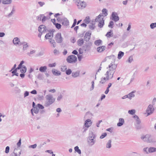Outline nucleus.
I'll use <instances>...</instances> for the list:
<instances>
[{
	"instance_id": "obj_1",
	"label": "nucleus",
	"mask_w": 156,
	"mask_h": 156,
	"mask_svg": "<svg viewBox=\"0 0 156 156\" xmlns=\"http://www.w3.org/2000/svg\"><path fill=\"white\" fill-rule=\"evenodd\" d=\"M117 67V64L114 63H111L109 65L108 67L107 68V69H108V70L105 73V75H108L112 78Z\"/></svg>"
},
{
	"instance_id": "obj_2",
	"label": "nucleus",
	"mask_w": 156,
	"mask_h": 156,
	"mask_svg": "<svg viewBox=\"0 0 156 156\" xmlns=\"http://www.w3.org/2000/svg\"><path fill=\"white\" fill-rule=\"evenodd\" d=\"M96 135L92 131H89L87 139V144L89 146L91 147L94 144L96 141Z\"/></svg>"
},
{
	"instance_id": "obj_3",
	"label": "nucleus",
	"mask_w": 156,
	"mask_h": 156,
	"mask_svg": "<svg viewBox=\"0 0 156 156\" xmlns=\"http://www.w3.org/2000/svg\"><path fill=\"white\" fill-rule=\"evenodd\" d=\"M46 101L44 105L46 107L49 106L55 101V99L54 98L53 95L51 94H48L45 97Z\"/></svg>"
},
{
	"instance_id": "obj_4",
	"label": "nucleus",
	"mask_w": 156,
	"mask_h": 156,
	"mask_svg": "<svg viewBox=\"0 0 156 156\" xmlns=\"http://www.w3.org/2000/svg\"><path fill=\"white\" fill-rule=\"evenodd\" d=\"M66 61L69 63H75L77 61V58L76 56L73 55H69L66 58Z\"/></svg>"
},
{
	"instance_id": "obj_5",
	"label": "nucleus",
	"mask_w": 156,
	"mask_h": 156,
	"mask_svg": "<svg viewBox=\"0 0 156 156\" xmlns=\"http://www.w3.org/2000/svg\"><path fill=\"white\" fill-rule=\"evenodd\" d=\"M75 2L77 4L79 9H82L86 6V3L80 0H74Z\"/></svg>"
},
{
	"instance_id": "obj_6",
	"label": "nucleus",
	"mask_w": 156,
	"mask_h": 156,
	"mask_svg": "<svg viewBox=\"0 0 156 156\" xmlns=\"http://www.w3.org/2000/svg\"><path fill=\"white\" fill-rule=\"evenodd\" d=\"M154 109L153 105L151 104L149 105L146 110V112L147 113V116H148L152 114L154 112Z\"/></svg>"
},
{
	"instance_id": "obj_7",
	"label": "nucleus",
	"mask_w": 156,
	"mask_h": 156,
	"mask_svg": "<svg viewBox=\"0 0 156 156\" xmlns=\"http://www.w3.org/2000/svg\"><path fill=\"white\" fill-rule=\"evenodd\" d=\"M55 39L57 43H62L63 41V38L62 37L61 33H57L55 36Z\"/></svg>"
},
{
	"instance_id": "obj_8",
	"label": "nucleus",
	"mask_w": 156,
	"mask_h": 156,
	"mask_svg": "<svg viewBox=\"0 0 156 156\" xmlns=\"http://www.w3.org/2000/svg\"><path fill=\"white\" fill-rule=\"evenodd\" d=\"M110 19L116 22L119 20V17L116 12H112L110 17Z\"/></svg>"
},
{
	"instance_id": "obj_9",
	"label": "nucleus",
	"mask_w": 156,
	"mask_h": 156,
	"mask_svg": "<svg viewBox=\"0 0 156 156\" xmlns=\"http://www.w3.org/2000/svg\"><path fill=\"white\" fill-rule=\"evenodd\" d=\"M46 27L43 25H40L38 28V30L40 33H43L47 31Z\"/></svg>"
},
{
	"instance_id": "obj_10",
	"label": "nucleus",
	"mask_w": 156,
	"mask_h": 156,
	"mask_svg": "<svg viewBox=\"0 0 156 156\" xmlns=\"http://www.w3.org/2000/svg\"><path fill=\"white\" fill-rule=\"evenodd\" d=\"M106 77H102L101 79L100 83H105L106 81L109 80V79H112V78L111 77L108 75H105Z\"/></svg>"
},
{
	"instance_id": "obj_11",
	"label": "nucleus",
	"mask_w": 156,
	"mask_h": 156,
	"mask_svg": "<svg viewBox=\"0 0 156 156\" xmlns=\"http://www.w3.org/2000/svg\"><path fill=\"white\" fill-rule=\"evenodd\" d=\"M54 31L52 30L51 31H50L49 32L47 33L45 36V38L46 39H49L51 38H52L53 36V32Z\"/></svg>"
},
{
	"instance_id": "obj_12",
	"label": "nucleus",
	"mask_w": 156,
	"mask_h": 156,
	"mask_svg": "<svg viewBox=\"0 0 156 156\" xmlns=\"http://www.w3.org/2000/svg\"><path fill=\"white\" fill-rule=\"evenodd\" d=\"M92 124V122L90 119L86 120L84 123V126L86 127L89 128Z\"/></svg>"
},
{
	"instance_id": "obj_13",
	"label": "nucleus",
	"mask_w": 156,
	"mask_h": 156,
	"mask_svg": "<svg viewBox=\"0 0 156 156\" xmlns=\"http://www.w3.org/2000/svg\"><path fill=\"white\" fill-rule=\"evenodd\" d=\"M147 143H153L156 142V140L151 135L149 134Z\"/></svg>"
},
{
	"instance_id": "obj_14",
	"label": "nucleus",
	"mask_w": 156,
	"mask_h": 156,
	"mask_svg": "<svg viewBox=\"0 0 156 156\" xmlns=\"http://www.w3.org/2000/svg\"><path fill=\"white\" fill-rule=\"evenodd\" d=\"M91 33L90 32H87L84 37V40L87 41H88L90 38Z\"/></svg>"
},
{
	"instance_id": "obj_15",
	"label": "nucleus",
	"mask_w": 156,
	"mask_h": 156,
	"mask_svg": "<svg viewBox=\"0 0 156 156\" xmlns=\"http://www.w3.org/2000/svg\"><path fill=\"white\" fill-rule=\"evenodd\" d=\"M12 42L13 44L16 45H18L19 46L20 41V39L17 37H15L12 40Z\"/></svg>"
},
{
	"instance_id": "obj_16",
	"label": "nucleus",
	"mask_w": 156,
	"mask_h": 156,
	"mask_svg": "<svg viewBox=\"0 0 156 156\" xmlns=\"http://www.w3.org/2000/svg\"><path fill=\"white\" fill-rule=\"evenodd\" d=\"M62 25L65 26H67L69 25V21L66 18H64L61 20Z\"/></svg>"
},
{
	"instance_id": "obj_17",
	"label": "nucleus",
	"mask_w": 156,
	"mask_h": 156,
	"mask_svg": "<svg viewBox=\"0 0 156 156\" xmlns=\"http://www.w3.org/2000/svg\"><path fill=\"white\" fill-rule=\"evenodd\" d=\"M104 16L102 14H100L98 16L96 17L95 19V21L96 22H99L100 21L104 20Z\"/></svg>"
},
{
	"instance_id": "obj_18",
	"label": "nucleus",
	"mask_w": 156,
	"mask_h": 156,
	"mask_svg": "<svg viewBox=\"0 0 156 156\" xmlns=\"http://www.w3.org/2000/svg\"><path fill=\"white\" fill-rule=\"evenodd\" d=\"M133 118L134 119L136 124H140L141 123V121L138 116L135 115L133 116Z\"/></svg>"
},
{
	"instance_id": "obj_19",
	"label": "nucleus",
	"mask_w": 156,
	"mask_h": 156,
	"mask_svg": "<svg viewBox=\"0 0 156 156\" xmlns=\"http://www.w3.org/2000/svg\"><path fill=\"white\" fill-rule=\"evenodd\" d=\"M52 72L53 74L55 76H58L61 75V72L58 71L57 70L55 69H53L52 70Z\"/></svg>"
},
{
	"instance_id": "obj_20",
	"label": "nucleus",
	"mask_w": 156,
	"mask_h": 156,
	"mask_svg": "<svg viewBox=\"0 0 156 156\" xmlns=\"http://www.w3.org/2000/svg\"><path fill=\"white\" fill-rule=\"evenodd\" d=\"M124 123V120L123 119L120 118L119 120V122L117 124V125L118 126H122Z\"/></svg>"
},
{
	"instance_id": "obj_21",
	"label": "nucleus",
	"mask_w": 156,
	"mask_h": 156,
	"mask_svg": "<svg viewBox=\"0 0 156 156\" xmlns=\"http://www.w3.org/2000/svg\"><path fill=\"white\" fill-rule=\"evenodd\" d=\"M148 135L149 134H146L145 135H142L141 137V140L144 142L147 143L148 138H149Z\"/></svg>"
},
{
	"instance_id": "obj_22",
	"label": "nucleus",
	"mask_w": 156,
	"mask_h": 156,
	"mask_svg": "<svg viewBox=\"0 0 156 156\" xmlns=\"http://www.w3.org/2000/svg\"><path fill=\"white\" fill-rule=\"evenodd\" d=\"M33 112L36 114L37 113L39 112V109L37 107L33 108L31 110V112L33 115H34Z\"/></svg>"
},
{
	"instance_id": "obj_23",
	"label": "nucleus",
	"mask_w": 156,
	"mask_h": 156,
	"mask_svg": "<svg viewBox=\"0 0 156 156\" xmlns=\"http://www.w3.org/2000/svg\"><path fill=\"white\" fill-rule=\"evenodd\" d=\"M53 20H54V22L52 21V22L54 25H55V27L58 29H60L61 27V25L59 23H55V19H53Z\"/></svg>"
},
{
	"instance_id": "obj_24",
	"label": "nucleus",
	"mask_w": 156,
	"mask_h": 156,
	"mask_svg": "<svg viewBox=\"0 0 156 156\" xmlns=\"http://www.w3.org/2000/svg\"><path fill=\"white\" fill-rule=\"evenodd\" d=\"M105 47L104 46L98 47L97 48V51L99 52H102L105 50Z\"/></svg>"
},
{
	"instance_id": "obj_25",
	"label": "nucleus",
	"mask_w": 156,
	"mask_h": 156,
	"mask_svg": "<svg viewBox=\"0 0 156 156\" xmlns=\"http://www.w3.org/2000/svg\"><path fill=\"white\" fill-rule=\"evenodd\" d=\"M80 74V72L78 71L76 72H73L72 73V77L75 78L79 76Z\"/></svg>"
},
{
	"instance_id": "obj_26",
	"label": "nucleus",
	"mask_w": 156,
	"mask_h": 156,
	"mask_svg": "<svg viewBox=\"0 0 156 156\" xmlns=\"http://www.w3.org/2000/svg\"><path fill=\"white\" fill-rule=\"evenodd\" d=\"M47 69V67L44 66H41L39 68V71L42 73L45 72L46 71Z\"/></svg>"
},
{
	"instance_id": "obj_27",
	"label": "nucleus",
	"mask_w": 156,
	"mask_h": 156,
	"mask_svg": "<svg viewBox=\"0 0 156 156\" xmlns=\"http://www.w3.org/2000/svg\"><path fill=\"white\" fill-rule=\"evenodd\" d=\"M49 42L51 44V45L53 47L55 48L56 47V43L54 40L52 38H51L49 40Z\"/></svg>"
},
{
	"instance_id": "obj_28",
	"label": "nucleus",
	"mask_w": 156,
	"mask_h": 156,
	"mask_svg": "<svg viewBox=\"0 0 156 156\" xmlns=\"http://www.w3.org/2000/svg\"><path fill=\"white\" fill-rule=\"evenodd\" d=\"M112 140H108L107 143L106 144V148L109 149L112 147Z\"/></svg>"
},
{
	"instance_id": "obj_29",
	"label": "nucleus",
	"mask_w": 156,
	"mask_h": 156,
	"mask_svg": "<svg viewBox=\"0 0 156 156\" xmlns=\"http://www.w3.org/2000/svg\"><path fill=\"white\" fill-rule=\"evenodd\" d=\"M113 33L112 30H111L109 31L106 34V36L107 37H110L113 36Z\"/></svg>"
},
{
	"instance_id": "obj_30",
	"label": "nucleus",
	"mask_w": 156,
	"mask_h": 156,
	"mask_svg": "<svg viewBox=\"0 0 156 156\" xmlns=\"http://www.w3.org/2000/svg\"><path fill=\"white\" fill-rule=\"evenodd\" d=\"M27 69L25 66L23 65L22 67L20 70V72L23 73H25L27 71Z\"/></svg>"
},
{
	"instance_id": "obj_31",
	"label": "nucleus",
	"mask_w": 156,
	"mask_h": 156,
	"mask_svg": "<svg viewBox=\"0 0 156 156\" xmlns=\"http://www.w3.org/2000/svg\"><path fill=\"white\" fill-rule=\"evenodd\" d=\"M98 22L99 23L98 25V26L101 28L102 27L104 24V20H103Z\"/></svg>"
},
{
	"instance_id": "obj_32",
	"label": "nucleus",
	"mask_w": 156,
	"mask_h": 156,
	"mask_svg": "<svg viewBox=\"0 0 156 156\" xmlns=\"http://www.w3.org/2000/svg\"><path fill=\"white\" fill-rule=\"evenodd\" d=\"M84 42L83 39H80L77 41V44L79 46H82Z\"/></svg>"
},
{
	"instance_id": "obj_33",
	"label": "nucleus",
	"mask_w": 156,
	"mask_h": 156,
	"mask_svg": "<svg viewBox=\"0 0 156 156\" xmlns=\"http://www.w3.org/2000/svg\"><path fill=\"white\" fill-rule=\"evenodd\" d=\"M12 0H2V3L4 4H10Z\"/></svg>"
},
{
	"instance_id": "obj_34",
	"label": "nucleus",
	"mask_w": 156,
	"mask_h": 156,
	"mask_svg": "<svg viewBox=\"0 0 156 156\" xmlns=\"http://www.w3.org/2000/svg\"><path fill=\"white\" fill-rule=\"evenodd\" d=\"M124 53L122 51H119L118 55V58L120 59L124 55Z\"/></svg>"
},
{
	"instance_id": "obj_35",
	"label": "nucleus",
	"mask_w": 156,
	"mask_h": 156,
	"mask_svg": "<svg viewBox=\"0 0 156 156\" xmlns=\"http://www.w3.org/2000/svg\"><path fill=\"white\" fill-rule=\"evenodd\" d=\"M102 42V41L99 39L95 41L94 42V44L97 46H99L101 44Z\"/></svg>"
},
{
	"instance_id": "obj_36",
	"label": "nucleus",
	"mask_w": 156,
	"mask_h": 156,
	"mask_svg": "<svg viewBox=\"0 0 156 156\" xmlns=\"http://www.w3.org/2000/svg\"><path fill=\"white\" fill-rule=\"evenodd\" d=\"M36 50H31L29 52H27V54L29 56H31L32 55H33L35 53Z\"/></svg>"
},
{
	"instance_id": "obj_37",
	"label": "nucleus",
	"mask_w": 156,
	"mask_h": 156,
	"mask_svg": "<svg viewBox=\"0 0 156 156\" xmlns=\"http://www.w3.org/2000/svg\"><path fill=\"white\" fill-rule=\"evenodd\" d=\"M156 151V148L154 147L149 148V153H152Z\"/></svg>"
},
{
	"instance_id": "obj_38",
	"label": "nucleus",
	"mask_w": 156,
	"mask_h": 156,
	"mask_svg": "<svg viewBox=\"0 0 156 156\" xmlns=\"http://www.w3.org/2000/svg\"><path fill=\"white\" fill-rule=\"evenodd\" d=\"M75 151L77 152L79 154H81V150L79 148V147L78 146H76L74 147Z\"/></svg>"
},
{
	"instance_id": "obj_39",
	"label": "nucleus",
	"mask_w": 156,
	"mask_h": 156,
	"mask_svg": "<svg viewBox=\"0 0 156 156\" xmlns=\"http://www.w3.org/2000/svg\"><path fill=\"white\" fill-rule=\"evenodd\" d=\"M127 95L128 98L130 99H131L132 98H133L135 96V95L133 94V92L130 93Z\"/></svg>"
},
{
	"instance_id": "obj_40",
	"label": "nucleus",
	"mask_w": 156,
	"mask_h": 156,
	"mask_svg": "<svg viewBox=\"0 0 156 156\" xmlns=\"http://www.w3.org/2000/svg\"><path fill=\"white\" fill-rule=\"evenodd\" d=\"M15 11V9L13 8H12L11 12L8 15L7 17H11L14 13Z\"/></svg>"
},
{
	"instance_id": "obj_41",
	"label": "nucleus",
	"mask_w": 156,
	"mask_h": 156,
	"mask_svg": "<svg viewBox=\"0 0 156 156\" xmlns=\"http://www.w3.org/2000/svg\"><path fill=\"white\" fill-rule=\"evenodd\" d=\"M16 94H19L20 93L21 90L18 87H15L14 88Z\"/></svg>"
},
{
	"instance_id": "obj_42",
	"label": "nucleus",
	"mask_w": 156,
	"mask_h": 156,
	"mask_svg": "<svg viewBox=\"0 0 156 156\" xmlns=\"http://www.w3.org/2000/svg\"><path fill=\"white\" fill-rule=\"evenodd\" d=\"M102 12V14L105 15L104 16H106L108 15V11L106 9H103Z\"/></svg>"
},
{
	"instance_id": "obj_43",
	"label": "nucleus",
	"mask_w": 156,
	"mask_h": 156,
	"mask_svg": "<svg viewBox=\"0 0 156 156\" xmlns=\"http://www.w3.org/2000/svg\"><path fill=\"white\" fill-rule=\"evenodd\" d=\"M37 78L40 80H42L44 78L43 75L40 73L38 75Z\"/></svg>"
},
{
	"instance_id": "obj_44",
	"label": "nucleus",
	"mask_w": 156,
	"mask_h": 156,
	"mask_svg": "<svg viewBox=\"0 0 156 156\" xmlns=\"http://www.w3.org/2000/svg\"><path fill=\"white\" fill-rule=\"evenodd\" d=\"M143 152L146 154L149 153V148L148 147L144 148L143 149Z\"/></svg>"
},
{
	"instance_id": "obj_45",
	"label": "nucleus",
	"mask_w": 156,
	"mask_h": 156,
	"mask_svg": "<svg viewBox=\"0 0 156 156\" xmlns=\"http://www.w3.org/2000/svg\"><path fill=\"white\" fill-rule=\"evenodd\" d=\"M150 27L151 29H153L156 27V23H151L150 25Z\"/></svg>"
},
{
	"instance_id": "obj_46",
	"label": "nucleus",
	"mask_w": 156,
	"mask_h": 156,
	"mask_svg": "<svg viewBox=\"0 0 156 156\" xmlns=\"http://www.w3.org/2000/svg\"><path fill=\"white\" fill-rule=\"evenodd\" d=\"M114 24V23L113 21H111L109 23L108 25V27L111 28H112L113 27V25Z\"/></svg>"
},
{
	"instance_id": "obj_47",
	"label": "nucleus",
	"mask_w": 156,
	"mask_h": 156,
	"mask_svg": "<svg viewBox=\"0 0 156 156\" xmlns=\"http://www.w3.org/2000/svg\"><path fill=\"white\" fill-rule=\"evenodd\" d=\"M95 27V24H91L89 25V28L91 30H94Z\"/></svg>"
},
{
	"instance_id": "obj_48",
	"label": "nucleus",
	"mask_w": 156,
	"mask_h": 156,
	"mask_svg": "<svg viewBox=\"0 0 156 156\" xmlns=\"http://www.w3.org/2000/svg\"><path fill=\"white\" fill-rule=\"evenodd\" d=\"M29 46L28 45L27 43H26V44H25L23 45V50L24 51L26 50L27 49V48Z\"/></svg>"
},
{
	"instance_id": "obj_49",
	"label": "nucleus",
	"mask_w": 156,
	"mask_h": 156,
	"mask_svg": "<svg viewBox=\"0 0 156 156\" xmlns=\"http://www.w3.org/2000/svg\"><path fill=\"white\" fill-rule=\"evenodd\" d=\"M128 112L130 114L134 115L135 113V110L134 109L129 110Z\"/></svg>"
},
{
	"instance_id": "obj_50",
	"label": "nucleus",
	"mask_w": 156,
	"mask_h": 156,
	"mask_svg": "<svg viewBox=\"0 0 156 156\" xmlns=\"http://www.w3.org/2000/svg\"><path fill=\"white\" fill-rule=\"evenodd\" d=\"M37 108L38 109H43L44 108V107L41 105L40 104H38L37 105Z\"/></svg>"
},
{
	"instance_id": "obj_51",
	"label": "nucleus",
	"mask_w": 156,
	"mask_h": 156,
	"mask_svg": "<svg viewBox=\"0 0 156 156\" xmlns=\"http://www.w3.org/2000/svg\"><path fill=\"white\" fill-rule=\"evenodd\" d=\"M72 72V70L70 69H68L66 71V73L67 75L70 74Z\"/></svg>"
},
{
	"instance_id": "obj_52",
	"label": "nucleus",
	"mask_w": 156,
	"mask_h": 156,
	"mask_svg": "<svg viewBox=\"0 0 156 156\" xmlns=\"http://www.w3.org/2000/svg\"><path fill=\"white\" fill-rule=\"evenodd\" d=\"M90 20L89 17H87L84 20V22L87 24L89 23Z\"/></svg>"
},
{
	"instance_id": "obj_53",
	"label": "nucleus",
	"mask_w": 156,
	"mask_h": 156,
	"mask_svg": "<svg viewBox=\"0 0 156 156\" xmlns=\"http://www.w3.org/2000/svg\"><path fill=\"white\" fill-rule=\"evenodd\" d=\"M67 70V67L66 66H62L61 68V71L62 72H65Z\"/></svg>"
},
{
	"instance_id": "obj_54",
	"label": "nucleus",
	"mask_w": 156,
	"mask_h": 156,
	"mask_svg": "<svg viewBox=\"0 0 156 156\" xmlns=\"http://www.w3.org/2000/svg\"><path fill=\"white\" fill-rule=\"evenodd\" d=\"M91 84H92L91 87L90 88V91L92 90L94 88V81H92Z\"/></svg>"
},
{
	"instance_id": "obj_55",
	"label": "nucleus",
	"mask_w": 156,
	"mask_h": 156,
	"mask_svg": "<svg viewBox=\"0 0 156 156\" xmlns=\"http://www.w3.org/2000/svg\"><path fill=\"white\" fill-rule=\"evenodd\" d=\"M43 16V14H41L39 16L37 17V20H41L42 19V16Z\"/></svg>"
},
{
	"instance_id": "obj_56",
	"label": "nucleus",
	"mask_w": 156,
	"mask_h": 156,
	"mask_svg": "<svg viewBox=\"0 0 156 156\" xmlns=\"http://www.w3.org/2000/svg\"><path fill=\"white\" fill-rule=\"evenodd\" d=\"M63 96L60 94L58 96L57 98V100L58 101H60L62 98Z\"/></svg>"
},
{
	"instance_id": "obj_57",
	"label": "nucleus",
	"mask_w": 156,
	"mask_h": 156,
	"mask_svg": "<svg viewBox=\"0 0 156 156\" xmlns=\"http://www.w3.org/2000/svg\"><path fill=\"white\" fill-rule=\"evenodd\" d=\"M38 3L40 7H42L45 4L44 2H39Z\"/></svg>"
},
{
	"instance_id": "obj_58",
	"label": "nucleus",
	"mask_w": 156,
	"mask_h": 156,
	"mask_svg": "<svg viewBox=\"0 0 156 156\" xmlns=\"http://www.w3.org/2000/svg\"><path fill=\"white\" fill-rule=\"evenodd\" d=\"M78 58V60L79 61H81L82 59L83 58V56L82 55H77Z\"/></svg>"
},
{
	"instance_id": "obj_59",
	"label": "nucleus",
	"mask_w": 156,
	"mask_h": 156,
	"mask_svg": "<svg viewBox=\"0 0 156 156\" xmlns=\"http://www.w3.org/2000/svg\"><path fill=\"white\" fill-rule=\"evenodd\" d=\"M76 22H76V19H75L74 20V22H73V24L72 26L71 27V28H73L75 26V25L76 23Z\"/></svg>"
},
{
	"instance_id": "obj_60",
	"label": "nucleus",
	"mask_w": 156,
	"mask_h": 156,
	"mask_svg": "<svg viewBox=\"0 0 156 156\" xmlns=\"http://www.w3.org/2000/svg\"><path fill=\"white\" fill-rule=\"evenodd\" d=\"M133 60V57L132 56H130L128 58V61L129 63H131L132 62Z\"/></svg>"
},
{
	"instance_id": "obj_61",
	"label": "nucleus",
	"mask_w": 156,
	"mask_h": 156,
	"mask_svg": "<svg viewBox=\"0 0 156 156\" xmlns=\"http://www.w3.org/2000/svg\"><path fill=\"white\" fill-rule=\"evenodd\" d=\"M29 94V92L28 91H26L25 92L24 94V98L28 96Z\"/></svg>"
},
{
	"instance_id": "obj_62",
	"label": "nucleus",
	"mask_w": 156,
	"mask_h": 156,
	"mask_svg": "<svg viewBox=\"0 0 156 156\" xmlns=\"http://www.w3.org/2000/svg\"><path fill=\"white\" fill-rule=\"evenodd\" d=\"M107 133H104L101 135V136H100V138L101 139H103L105 137Z\"/></svg>"
},
{
	"instance_id": "obj_63",
	"label": "nucleus",
	"mask_w": 156,
	"mask_h": 156,
	"mask_svg": "<svg viewBox=\"0 0 156 156\" xmlns=\"http://www.w3.org/2000/svg\"><path fill=\"white\" fill-rule=\"evenodd\" d=\"M9 146H7L5 148V152L6 153H8L9 152Z\"/></svg>"
},
{
	"instance_id": "obj_64",
	"label": "nucleus",
	"mask_w": 156,
	"mask_h": 156,
	"mask_svg": "<svg viewBox=\"0 0 156 156\" xmlns=\"http://www.w3.org/2000/svg\"><path fill=\"white\" fill-rule=\"evenodd\" d=\"M56 63H54L52 64H49L48 65V66L50 67H54L56 66Z\"/></svg>"
}]
</instances>
